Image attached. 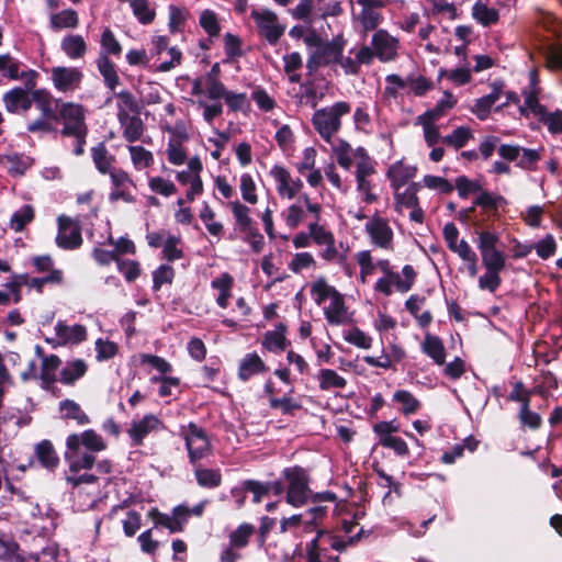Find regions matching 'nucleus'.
<instances>
[{
  "mask_svg": "<svg viewBox=\"0 0 562 562\" xmlns=\"http://www.w3.org/2000/svg\"><path fill=\"white\" fill-rule=\"evenodd\" d=\"M492 212V193L483 191L474 201L473 205L463 209L458 213L457 218L468 223L474 218L475 233L480 235V249L485 273L480 278V288L492 291V232L485 221Z\"/></svg>",
  "mask_w": 562,
  "mask_h": 562,
  "instance_id": "f257e3e1",
  "label": "nucleus"
},
{
  "mask_svg": "<svg viewBox=\"0 0 562 562\" xmlns=\"http://www.w3.org/2000/svg\"><path fill=\"white\" fill-rule=\"evenodd\" d=\"M351 106L346 101H338L331 106L316 110L312 117V124L321 137L330 143L331 136L337 133L341 126L340 119L348 114Z\"/></svg>",
  "mask_w": 562,
  "mask_h": 562,
  "instance_id": "f03ea898",
  "label": "nucleus"
},
{
  "mask_svg": "<svg viewBox=\"0 0 562 562\" xmlns=\"http://www.w3.org/2000/svg\"><path fill=\"white\" fill-rule=\"evenodd\" d=\"M508 398L518 404V416L520 422L527 423L541 420V416L535 408L540 407L544 402L542 391L537 387L528 391L520 382H516L508 394Z\"/></svg>",
  "mask_w": 562,
  "mask_h": 562,
  "instance_id": "7ed1b4c3",
  "label": "nucleus"
},
{
  "mask_svg": "<svg viewBox=\"0 0 562 562\" xmlns=\"http://www.w3.org/2000/svg\"><path fill=\"white\" fill-rule=\"evenodd\" d=\"M283 476L289 482L285 502L295 508L307 504L312 490L306 470L299 465L285 468Z\"/></svg>",
  "mask_w": 562,
  "mask_h": 562,
  "instance_id": "20e7f679",
  "label": "nucleus"
},
{
  "mask_svg": "<svg viewBox=\"0 0 562 562\" xmlns=\"http://www.w3.org/2000/svg\"><path fill=\"white\" fill-rule=\"evenodd\" d=\"M400 430V424H373V431L379 438V445L391 449L397 457H408L409 449L403 438L395 434Z\"/></svg>",
  "mask_w": 562,
  "mask_h": 562,
  "instance_id": "39448f33",
  "label": "nucleus"
},
{
  "mask_svg": "<svg viewBox=\"0 0 562 562\" xmlns=\"http://www.w3.org/2000/svg\"><path fill=\"white\" fill-rule=\"evenodd\" d=\"M186 447L188 449L189 460L192 464L207 457L211 452L209 437L196 424H189V431L186 435Z\"/></svg>",
  "mask_w": 562,
  "mask_h": 562,
  "instance_id": "423d86ee",
  "label": "nucleus"
},
{
  "mask_svg": "<svg viewBox=\"0 0 562 562\" xmlns=\"http://www.w3.org/2000/svg\"><path fill=\"white\" fill-rule=\"evenodd\" d=\"M370 533V530H364L362 527L353 536L348 537L338 536L329 529L317 530V537L321 539L323 547L326 548L327 551L331 549L339 553H344L348 548L357 546L362 538Z\"/></svg>",
  "mask_w": 562,
  "mask_h": 562,
  "instance_id": "0eeeda50",
  "label": "nucleus"
},
{
  "mask_svg": "<svg viewBox=\"0 0 562 562\" xmlns=\"http://www.w3.org/2000/svg\"><path fill=\"white\" fill-rule=\"evenodd\" d=\"M58 233L56 244L65 250H74L82 245L81 227L70 217L60 215L57 220Z\"/></svg>",
  "mask_w": 562,
  "mask_h": 562,
  "instance_id": "6e6552de",
  "label": "nucleus"
},
{
  "mask_svg": "<svg viewBox=\"0 0 562 562\" xmlns=\"http://www.w3.org/2000/svg\"><path fill=\"white\" fill-rule=\"evenodd\" d=\"M36 86L13 87L7 91L2 101L5 110L11 114H23L32 108L31 92Z\"/></svg>",
  "mask_w": 562,
  "mask_h": 562,
  "instance_id": "1a4fd4ad",
  "label": "nucleus"
},
{
  "mask_svg": "<svg viewBox=\"0 0 562 562\" xmlns=\"http://www.w3.org/2000/svg\"><path fill=\"white\" fill-rule=\"evenodd\" d=\"M252 18L257 23L260 35L271 45H274L285 31V26L278 23V16L272 11L252 12Z\"/></svg>",
  "mask_w": 562,
  "mask_h": 562,
  "instance_id": "9d476101",
  "label": "nucleus"
},
{
  "mask_svg": "<svg viewBox=\"0 0 562 562\" xmlns=\"http://www.w3.org/2000/svg\"><path fill=\"white\" fill-rule=\"evenodd\" d=\"M83 74L76 67L56 66L52 68V81L60 92L75 91L80 88Z\"/></svg>",
  "mask_w": 562,
  "mask_h": 562,
  "instance_id": "9b49d317",
  "label": "nucleus"
},
{
  "mask_svg": "<svg viewBox=\"0 0 562 562\" xmlns=\"http://www.w3.org/2000/svg\"><path fill=\"white\" fill-rule=\"evenodd\" d=\"M56 108L58 109V122H64L63 128L87 127L85 108L81 104L56 100Z\"/></svg>",
  "mask_w": 562,
  "mask_h": 562,
  "instance_id": "f8f14e48",
  "label": "nucleus"
},
{
  "mask_svg": "<svg viewBox=\"0 0 562 562\" xmlns=\"http://www.w3.org/2000/svg\"><path fill=\"white\" fill-rule=\"evenodd\" d=\"M366 232L369 234L372 244L383 249H392L393 231L385 218L373 216L366 224Z\"/></svg>",
  "mask_w": 562,
  "mask_h": 562,
  "instance_id": "ddd939ff",
  "label": "nucleus"
},
{
  "mask_svg": "<svg viewBox=\"0 0 562 562\" xmlns=\"http://www.w3.org/2000/svg\"><path fill=\"white\" fill-rule=\"evenodd\" d=\"M83 446L91 452L103 451L106 445L103 438L93 429L85 430L81 434H71L67 437L66 447L71 450H77Z\"/></svg>",
  "mask_w": 562,
  "mask_h": 562,
  "instance_id": "4468645a",
  "label": "nucleus"
},
{
  "mask_svg": "<svg viewBox=\"0 0 562 562\" xmlns=\"http://www.w3.org/2000/svg\"><path fill=\"white\" fill-rule=\"evenodd\" d=\"M541 88L539 87L538 71L532 69L529 72V87L524 91L525 101L521 104L517 94H509L508 98L514 99L516 112L528 115V109L532 108V103L539 104Z\"/></svg>",
  "mask_w": 562,
  "mask_h": 562,
  "instance_id": "2eb2a0df",
  "label": "nucleus"
},
{
  "mask_svg": "<svg viewBox=\"0 0 562 562\" xmlns=\"http://www.w3.org/2000/svg\"><path fill=\"white\" fill-rule=\"evenodd\" d=\"M270 175L278 182V193L293 199L303 188V182L300 178L291 179L290 172L283 167L276 165L270 170Z\"/></svg>",
  "mask_w": 562,
  "mask_h": 562,
  "instance_id": "dca6fc26",
  "label": "nucleus"
},
{
  "mask_svg": "<svg viewBox=\"0 0 562 562\" xmlns=\"http://www.w3.org/2000/svg\"><path fill=\"white\" fill-rule=\"evenodd\" d=\"M117 120L123 128V137L128 143H135L140 139L145 131V124L139 114L130 115L119 105Z\"/></svg>",
  "mask_w": 562,
  "mask_h": 562,
  "instance_id": "f3484780",
  "label": "nucleus"
},
{
  "mask_svg": "<svg viewBox=\"0 0 562 562\" xmlns=\"http://www.w3.org/2000/svg\"><path fill=\"white\" fill-rule=\"evenodd\" d=\"M41 116L27 124L26 131L32 134L56 133L54 123L58 122V109L50 104L40 110Z\"/></svg>",
  "mask_w": 562,
  "mask_h": 562,
  "instance_id": "a211bd4d",
  "label": "nucleus"
},
{
  "mask_svg": "<svg viewBox=\"0 0 562 562\" xmlns=\"http://www.w3.org/2000/svg\"><path fill=\"white\" fill-rule=\"evenodd\" d=\"M396 43V40L385 30H378L372 36V46L375 56L381 61H390L395 58Z\"/></svg>",
  "mask_w": 562,
  "mask_h": 562,
  "instance_id": "6ab92c4d",
  "label": "nucleus"
},
{
  "mask_svg": "<svg viewBox=\"0 0 562 562\" xmlns=\"http://www.w3.org/2000/svg\"><path fill=\"white\" fill-rule=\"evenodd\" d=\"M35 457L42 468L55 472L60 459L50 440L44 439L35 445Z\"/></svg>",
  "mask_w": 562,
  "mask_h": 562,
  "instance_id": "aec40b11",
  "label": "nucleus"
},
{
  "mask_svg": "<svg viewBox=\"0 0 562 562\" xmlns=\"http://www.w3.org/2000/svg\"><path fill=\"white\" fill-rule=\"evenodd\" d=\"M529 115L542 122L552 134L562 133V111L548 112L540 103H532V108L528 109L527 116Z\"/></svg>",
  "mask_w": 562,
  "mask_h": 562,
  "instance_id": "412c9836",
  "label": "nucleus"
},
{
  "mask_svg": "<svg viewBox=\"0 0 562 562\" xmlns=\"http://www.w3.org/2000/svg\"><path fill=\"white\" fill-rule=\"evenodd\" d=\"M22 63L11 55V61L7 63L3 77L10 80H23L24 86H36L40 74L34 69L21 70Z\"/></svg>",
  "mask_w": 562,
  "mask_h": 562,
  "instance_id": "4be33fe9",
  "label": "nucleus"
},
{
  "mask_svg": "<svg viewBox=\"0 0 562 562\" xmlns=\"http://www.w3.org/2000/svg\"><path fill=\"white\" fill-rule=\"evenodd\" d=\"M286 329L285 324H277L274 330H269L265 334L262 346L271 352L280 353L284 351L290 345V341L285 337Z\"/></svg>",
  "mask_w": 562,
  "mask_h": 562,
  "instance_id": "5701e85b",
  "label": "nucleus"
},
{
  "mask_svg": "<svg viewBox=\"0 0 562 562\" xmlns=\"http://www.w3.org/2000/svg\"><path fill=\"white\" fill-rule=\"evenodd\" d=\"M64 458L71 473H78L81 470H90L95 462V457L91 452H83L80 448L77 450L67 448Z\"/></svg>",
  "mask_w": 562,
  "mask_h": 562,
  "instance_id": "b1692460",
  "label": "nucleus"
},
{
  "mask_svg": "<svg viewBox=\"0 0 562 562\" xmlns=\"http://www.w3.org/2000/svg\"><path fill=\"white\" fill-rule=\"evenodd\" d=\"M55 331L63 345L80 344L87 339V329L80 324L69 327L65 322L59 321L55 326Z\"/></svg>",
  "mask_w": 562,
  "mask_h": 562,
  "instance_id": "393cba45",
  "label": "nucleus"
},
{
  "mask_svg": "<svg viewBox=\"0 0 562 562\" xmlns=\"http://www.w3.org/2000/svg\"><path fill=\"white\" fill-rule=\"evenodd\" d=\"M88 364L83 359L67 361L59 372L58 381L65 385H74L76 381L86 375Z\"/></svg>",
  "mask_w": 562,
  "mask_h": 562,
  "instance_id": "a878e982",
  "label": "nucleus"
},
{
  "mask_svg": "<svg viewBox=\"0 0 562 562\" xmlns=\"http://www.w3.org/2000/svg\"><path fill=\"white\" fill-rule=\"evenodd\" d=\"M268 371V367L257 352L247 353L241 360L238 369V378L241 381H247L250 376L265 373Z\"/></svg>",
  "mask_w": 562,
  "mask_h": 562,
  "instance_id": "bb28decb",
  "label": "nucleus"
},
{
  "mask_svg": "<svg viewBox=\"0 0 562 562\" xmlns=\"http://www.w3.org/2000/svg\"><path fill=\"white\" fill-rule=\"evenodd\" d=\"M415 175V169L406 167L402 161H396L386 171V177L391 182V187L398 191L404 187Z\"/></svg>",
  "mask_w": 562,
  "mask_h": 562,
  "instance_id": "cd10ccee",
  "label": "nucleus"
},
{
  "mask_svg": "<svg viewBox=\"0 0 562 562\" xmlns=\"http://www.w3.org/2000/svg\"><path fill=\"white\" fill-rule=\"evenodd\" d=\"M97 67L103 77L105 87L111 91H114L115 88L120 85V77L115 69L114 63L105 54H100L97 59Z\"/></svg>",
  "mask_w": 562,
  "mask_h": 562,
  "instance_id": "c85d7f7f",
  "label": "nucleus"
},
{
  "mask_svg": "<svg viewBox=\"0 0 562 562\" xmlns=\"http://www.w3.org/2000/svg\"><path fill=\"white\" fill-rule=\"evenodd\" d=\"M422 350L434 360L438 366H442L446 360V348L438 336L426 334Z\"/></svg>",
  "mask_w": 562,
  "mask_h": 562,
  "instance_id": "c756f323",
  "label": "nucleus"
},
{
  "mask_svg": "<svg viewBox=\"0 0 562 562\" xmlns=\"http://www.w3.org/2000/svg\"><path fill=\"white\" fill-rule=\"evenodd\" d=\"M233 284L234 278L228 272H223L220 277L212 280V289L218 291L216 303L220 307L226 308L228 306V300L232 297Z\"/></svg>",
  "mask_w": 562,
  "mask_h": 562,
  "instance_id": "7c9ffc66",
  "label": "nucleus"
},
{
  "mask_svg": "<svg viewBox=\"0 0 562 562\" xmlns=\"http://www.w3.org/2000/svg\"><path fill=\"white\" fill-rule=\"evenodd\" d=\"M60 48L70 59H79L86 55L88 47L81 35L69 34L63 38Z\"/></svg>",
  "mask_w": 562,
  "mask_h": 562,
  "instance_id": "2f4dec72",
  "label": "nucleus"
},
{
  "mask_svg": "<svg viewBox=\"0 0 562 562\" xmlns=\"http://www.w3.org/2000/svg\"><path fill=\"white\" fill-rule=\"evenodd\" d=\"M344 40L341 36H337L331 41L324 42L317 49V54L322 59L327 60V66L335 64L341 59L344 50Z\"/></svg>",
  "mask_w": 562,
  "mask_h": 562,
  "instance_id": "473e14b6",
  "label": "nucleus"
},
{
  "mask_svg": "<svg viewBox=\"0 0 562 562\" xmlns=\"http://www.w3.org/2000/svg\"><path fill=\"white\" fill-rule=\"evenodd\" d=\"M392 402L397 405V409L405 416L416 413L420 407V402L406 390H397L393 394Z\"/></svg>",
  "mask_w": 562,
  "mask_h": 562,
  "instance_id": "72a5a7b5",
  "label": "nucleus"
},
{
  "mask_svg": "<svg viewBox=\"0 0 562 562\" xmlns=\"http://www.w3.org/2000/svg\"><path fill=\"white\" fill-rule=\"evenodd\" d=\"M79 24V18L74 9H65L50 15V27L54 31L61 29H76Z\"/></svg>",
  "mask_w": 562,
  "mask_h": 562,
  "instance_id": "f704fd0d",
  "label": "nucleus"
},
{
  "mask_svg": "<svg viewBox=\"0 0 562 562\" xmlns=\"http://www.w3.org/2000/svg\"><path fill=\"white\" fill-rule=\"evenodd\" d=\"M422 186L418 182H412L408 184L404 192L395 191V206L398 211L400 206H405L412 209L414 206L419 205V199L417 196L418 191Z\"/></svg>",
  "mask_w": 562,
  "mask_h": 562,
  "instance_id": "c9c22d12",
  "label": "nucleus"
},
{
  "mask_svg": "<svg viewBox=\"0 0 562 562\" xmlns=\"http://www.w3.org/2000/svg\"><path fill=\"white\" fill-rule=\"evenodd\" d=\"M229 206L235 218L236 229L239 233L256 224L249 215L250 210L248 206L241 204L239 201L229 202Z\"/></svg>",
  "mask_w": 562,
  "mask_h": 562,
  "instance_id": "e433bc0d",
  "label": "nucleus"
},
{
  "mask_svg": "<svg viewBox=\"0 0 562 562\" xmlns=\"http://www.w3.org/2000/svg\"><path fill=\"white\" fill-rule=\"evenodd\" d=\"M345 312V300L339 292L331 299L329 307L325 308V317L330 325H340L345 322L342 317Z\"/></svg>",
  "mask_w": 562,
  "mask_h": 562,
  "instance_id": "4c0bfd02",
  "label": "nucleus"
},
{
  "mask_svg": "<svg viewBox=\"0 0 562 562\" xmlns=\"http://www.w3.org/2000/svg\"><path fill=\"white\" fill-rule=\"evenodd\" d=\"M194 474L201 487L215 488L222 484V474L218 469L195 468Z\"/></svg>",
  "mask_w": 562,
  "mask_h": 562,
  "instance_id": "58836bf2",
  "label": "nucleus"
},
{
  "mask_svg": "<svg viewBox=\"0 0 562 562\" xmlns=\"http://www.w3.org/2000/svg\"><path fill=\"white\" fill-rule=\"evenodd\" d=\"M4 158L10 164L8 168L10 176H24L33 165L31 157L21 154L7 155Z\"/></svg>",
  "mask_w": 562,
  "mask_h": 562,
  "instance_id": "ea45409f",
  "label": "nucleus"
},
{
  "mask_svg": "<svg viewBox=\"0 0 562 562\" xmlns=\"http://www.w3.org/2000/svg\"><path fill=\"white\" fill-rule=\"evenodd\" d=\"M91 155L95 168L100 173L106 175L108 172H110L111 161L114 160V157L108 156V149L103 142L92 147Z\"/></svg>",
  "mask_w": 562,
  "mask_h": 562,
  "instance_id": "a19ab883",
  "label": "nucleus"
},
{
  "mask_svg": "<svg viewBox=\"0 0 562 562\" xmlns=\"http://www.w3.org/2000/svg\"><path fill=\"white\" fill-rule=\"evenodd\" d=\"M319 389L327 391L330 389H344L347 385L345 378L340 376L333 369H322L319 371Z\"/></svg>",
  "mask_w": 562,
  "mask_h": 562,
  "instance_id": "79ce46f5",
  "label": "nucleus"
},
{
  "mask_svg": "<svg viewBox=\"0 0 562 562\" xmlns=\"http://www.w3.org/2000/svg\"><path fill=\"white\" fill-rule=\"evenodd\" d=\"M199 24L209 37H217L221 33V24L217 14L213 10H203L200 14Z\"/></svg>",
  "mask_w": 562,
  "mask_h": 562,
  "instance_id": "37998d69",
  "label": "nucleus"
},
{
  "mask_svg": "<svg viewBox=\"0 0 562 562\" xmlns=\"http://www.w3.org/2000/svg\"><path fill=\"white\" fill-rule=\"evenodd\" d=\"M339 293L334 286L327 284L324 278H318L311 285V294L314 295V301L317 305L323 304L328 297L333 299Z\"/></svg>",
  "mask_w": 562,
  "mask_h": 562,
  "instance_id": "c03bdc74",
  "label": "nucleus"
},
{
  "mask_svg": "<svg viewBox=\"0 0 562 562\" xmlns=\"http://www.w3.org/2000/svg\"><path fill=\"white\" fill-rule=\"evenodd\" d=\"M102 52L100 54H105L106 56H120L122 54V45L116 40L114 33L110 27H105L101 34L100 40Z\"/></svg>",
  "mask_w": 562,
  "mask_h": 562,
  "instance_id": "a18cd8bd",
  "label": "nucleus"
},
{
  "mask_svg": "<svg viewBox=\"0 0 562 562\" xmlns=\"http://www.w3.org/2000/svg\"><path fill=\"white\" fill-rule=\"evenodd\" d=\"M509 94H516L515 92H503V86L494 82V112H501L503 108L510 109V114L517 115L518 112L515 110L514 99L508 98ZM519 115H521L519 113Z\"/></svg>",
  "mask_w": 562,
  "mask_h": 562,
  "instance_id": "49530a36",
  "label": "nucleus"
},
{
  "mask_svg": "<svg viewBox=\"0 0 562 562\" xmlns=\"http://www.w3.org/2000/svg\"><path fill=\"white\" fill-rule=\"evenodd\" d=\"M131 8L140 24H150L155 19V10L149 8L148 0H132Z\"/></svg>",
  "mask_w": 562,
  "mask_h": 562,
  "instance_id": "de8ad7c7",
  "label": "nucleus"
},
{
  "mask_svg": "<svg viewBox=\"0 0 562 562\" xmlns=\"http://www.w3.org/2000/svg\"><path fill=\"white\" fill-rule=\"evenodd\" d=\"M33 220L34 207L30 204H25L12 214L11 226L15 232H22Z\"/></svg>",
  "mask_w": 562,
  "mask_h": 562,
  "instance_id": "09e8293b",
  "label": "nucleus"
},
{
  "mask_svg": "<svg viewBox=\"0 0 562 562\" xmlns=\"http://www.w3.org/2000/svg\"><path fill=\"white\" fill-rule=\"evenodd\" d=\"M241 45L243 43L239 36L232 33H226L224 35V50L226 55L225 63L233 61L236 58L244 56Z\"/></svg>",
  "mask_w": 562,
  "mask_h": 562,
  "instance_id": "8fccbe9b",
  "label": "nucleus"
},
{
  "mask_svg": "<svg viewBox=\"0 0 562 562\" xmlns=\"http://www.w3.org/2000/svg\"><path fill=\"white\" fill-rule=\"evenodd\" d=\"M402 273L404 276V279H402L397 272L396 274L393 276V284L400 292L405 293L412 289L417 277V273L413 266L411 265H405L402 268Z\"/></svg>",
  "mask_w": 562,
  "mask_h": 562,
  "instance_id": "3c124183",
  "label": "nucleus"
},
{
  "mask_svg": "<svg viewBox=\"0 0 562 562\" xmlns=\"http://www.w3.org/2000/svg\"><path fill=\"white\" fill-rule=\"evenodd\" d=\"M243 235V240L245 243H248L251 247V250L255 254H260L265 248V237L259 232V228L257 227V224L250 226L249 228L243 231L240 233Z\"/></svg>",
  "mask_w": 562,
  "mask_h": 562,
  "instance_id": "603ef678",
  "label": "nucleus"
},
{
  "mask_svg": "<svg viewBox=\"0 0 562 562\" xmlns=\"http://www.w3.org/2000/svg\"><path fill=\"white\" fill-rule=\"evenodd\" d=\"M116 267L119 272L124 276V279L128 283L134 282L142 272L140 265L136 260L122 259L120 257L119 261L116 262Z\"/></svg>",
  "mask_w": 562,
  "mask_h": 562,
  "instance_id": "864d4df0",
  "label": "nucleus"
},
{
  "mask_svg": "<svg viewBox=\"0 0 562 562\" xmlns=\"http://www.w3.org/2000/svg\"><path fill=\"white\" fill-rule=\"evenodd\" d=\"M61 418L77 422H89L88 416L81 411L79 404L71 400H64L59 404Z\"/></svg>",
  "mask_w": 562,
  "mask_h": 562,
  "instance_id": "5fc2aeb1",
  "label": "nucleus"
},
{
  "mask_svg": "<svg viewBox=\"0 0 562 562\" xmlns=\"http://www.w3.org/2000/svg\"><path fill=\"white\" fill-rule=\"evenodd\" d=\"M270 407L273 409H279L283 415L293 416L295 411L302 408V405L294 401L289 396H283L281 398L276 396L269 397Z\"/></svg>",
  "mask_w": 562,
  "mask_h": 562,
  "instance_id": "6e6d98bb",
  "label": "nucleus"
},
{
  "mask_svg": "<svg viewBox=\"0 0 562 562\" xmlns=\"http://www.w3.org/2000/svg\"><path fill=\"white\" fill-rule=\"evenodd\" d=\"M215 212L211 209L207 202L203 203V207L200 211V218L205 224L209 233L213 236H221L223 233V224L220 222H213Z\"/></svg>",
  "mask_w": 562,
  "mask_h": 562,
  "instance_id": "4d7b16f0",
  "label": "nucleus"
},
{
  "mask_svg": "<svg viewBox=\"0 0 562 562\" xmlns=\"http://www.w3.org/2000/svg\"><path fill=\"white\" fill-rule=\"evenodd\" d=\"M60 134L64 137H75L76 138V145L74 148V154L76 156H82L85 154V145H86V138L88 135V126L83 128H71L66 127L60 130Z\"/></svg>",
  "mask_w": 562,
  "mask_h": 562,
  "instance_id": "13d9d810",
  "label": "nucleus"
},
{
  "mask_svg": "<svg viewBox=\"0 0 562 562\" xmlns=\"http://www.w3.org/2000/svg\"><path fill=\"white\" fill-rule=\"evenodd\" d=\"M306 562H324L323 558H327V549L323 547L317 535L305 546Z\"/></svg>",
  "mask_w": 562,
  "mask_h": 562,
  "instance_id": "bf43d9fd",
  "label": "nucleus"
},
{
  "mask_svg": "<svg viewBox=\"0 0 562 562\" xmlns=\"http://www.w3.org/2000/svg\"><path fill=\"white\" fill-rule=\"evenodd\" d=\"M175 269L169 265H161L153 272V289L159 291L164 284H171Z\"/></svg>",
  "mask_w": 562,
  "mask_h": 562,
  "instance_id": "052dcab7",
  "label": "nucleus"
},
{
  "mask_svg": "<svg viewBox=\"0 0 562 562\" xmlns=\"http://www.w3.org/2000/svg\"><path fill=\"white\" fill-rule=\"evenodd\" d=\"M255 528L250 524H241L234 530L231 536V546L236 548H245L248 544L250 536L254 533Z\"/></svg>",
  "mask_w": 562,
  "mask_h": 562,
  "instance_id": "680f3d73",
  "label": "nucleus"
},
{
  "mask_svg": "<svg viewBox=\"0 0 562 562\" xmlns=\"http://www.w3.org/2000/svg\"><path fill=\"white\" fill-rule=\"evenodd\" d=\"M547 67L551 70H562V45L550 44L544 52Z\"/></svg>",
  "mask_w": 562,
  "mask_h": 562,
  "instance_id": "e2e57ef3",
  "label": "nucleus"
},
{
  "mask_svg": "<svg viewBox=\"0 0 562 562\" xmlns=\"http://www.w3.org/2000/svg\"><path fill=\"white\" fill-rule=\"evenodd\" d=\"M224 101L231 112L245 111L250 106L247 94L244 92L229 91Z\"/></svg>",
  "mask_w": 562,
  "mask_h": 562,
  "instance_id": "0e129e2a",
  "label": "nucleus"
},
{
  "mask_svg": "<svg viewBox=\"0 0 562 562\" xmlns=\"http://www.w3.org/2000/svg\"><path fill=\"white\" fill-rule=\"evenodd\" d=\"M540 151L538 149H530L521 147L520 156L517 160V166L526 170H535L538 161L540 160Z\"/></svg>",
  "mask_w": 562,
  "mask_h": 562,
  "instance_id": "69168bd1",
  "label": "nucleus"
},
{
  "mask_svg": "<svg viewBox=\"0 0 562 562\" xmlns=\"http://www.w3.org/2000/svg\"><path fill=\"white\" fill-rule=\"evenodd\" d=\"M128 150L136 168L149 167L154 162L153 154L142 146H130Z\"/></svg>",
  "mask_w": 562,
  "mask_h": 562,
  "instance_id": "338daca9",
  "label": "nucleus"
},
{
  "mask_svg": "<svg viewBox=\"0 0 562 562\" xmlns=\"http://www.w3.org/2000/svg\"><path fill=\"white\" fill-rule=\"evenodd\" d=\"M148 187L153 192L164 196H170L177 192L175 183L161 177H154L149 179Z\"/></svg>",
  "mask_w": 562,
  "mask_h": 562,
  "instance_id": "774afa93",
  "label": "nucleus"
}]
</instances>
